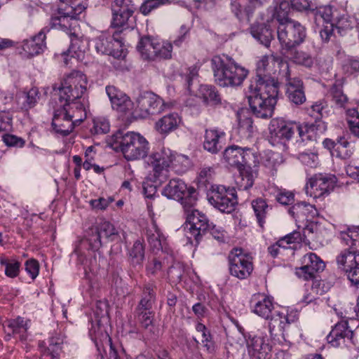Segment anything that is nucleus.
Instances as JSON below:
<instances>
[{"instance_id":"obj_35","label":"nucleus","mask_w":359,"mask_h":359,"mask_svg":"<svg viewBox=\"0 0 359 359\" xmlns=\"http://www.w3.org/2000/svg\"><path fill=\"white\" fill-rule=\"evenodd\" d=\"M146 236L147 241L154 250L162 249V242L165 238L157 226L156 222L152 220L146 228Z\"/></svg>"},{"instance_id":"obj_39","label":"nucleus","mask_w":359,"mask_h":359,"mask_svg":"<svg viewBox=\"0 0 359 359\" xmlns=\"http://www.w3.org/2000/svg\"><path fill=\"white\" fill-rule=\"evenodd\" d=\"M41 93L37 87H32L29 90H25L22 95L20 108L25 111L33 109L39 102Z\"/></svg>"},{"instance_id":"obj_24","label":"nucleus","mask_w":359,"mask_h":359,"mask_svg":"<svg viewBox=\"0 0 359 359\" xmlns=\"http://www.w3.org/2000/svg\"><path fill=\"white\" fill-rule=\"evenodd\" d=\"M289 213L295 219L298 227L300 228L304 222L312 220L317 215L318 211L315 205L306 202H299L290 208Z\"/></svg>"},{"instance_id":"obj_8","label":"nucleus","mask_w":359,"mask_h":359,"mask_svg":"<svg viewBox=\"0 0 359 359\" xmlns=\"http://www.w3.org/2000/svg\"><path fill=\"white\" fill-rule=\"evenodd\" d=\"M162 195L168 199L180 202L183 209L195 207L197 202L196 191L193 187L179 178H173L164 187Z\"/></svg>"},{"instance_id":"obj_7","label":"nucleus","mask_w":359,"mask_h":359,"mask_svg":"<svg viewBox=\"0 0 359 359\" xmlns=\"http://www.w3.org/2000/svg\"><path fill=\"white\" fill-rule=\"evenodd\" d=\"M229 273L240 280L248 279L254 271L253 257L241 248H232L227 256Z\"/></svg>"},{"instance_id":"obj_20","label":"nucleus","mask_w":359,"mask_h":359,"mask_svg":"<svg viewBox=\"0 0 359 359\" xmlns=\"http://www.w3.org/2000/svg\"><path fill=\"white\" fill-rule=\"evenodd\" d=\"M302 266L295 269L296 276L304 280H313L325 268V262L315 253L309 252L302 259Z\"/></svg>"},{"instance_id":"obj_37","label":"nucleus","mask_w":359,"mask_h":359,"mask_svg":"<svg viewBox=\"0 0 359 359\" xmlns=\"http://www.w3.org/2000/svg\"><path fill=\"white\" fill-rule=\"evenodd\" d=\"M0 265L4 268V273L7 277L15 278L20 274L22 264L16 257L1 255Z\"/></svg>"},{"instance_id":"obj_3","label":"nucleus","mask_w":359,"mask_h":359,"mask_svg":"<svg viewBox=\"0 0 359 359\" xmlns=\"http://www.w3.org/2000/svg\"><path fill=\"white\" fill-rule=\"evenodd\" d=\"M225 161L231 166L235 167L239 172L237 184L240 189L247 190L254 184L259 161L256 151L249 147H241L232 145L226 147L223 152Z\"/></svg>"},{"instance_id":"obj_61","label":"nucleus","mask_w":359,"mask_h":359,"mask_svg":"<svg viewBox=\"0 0 359 359\" xmlns=\"http://www.w3.org/2000/svg\"><path fill=\"white\" fill-rule=\"evenodd\" d=\"M298 158L304 165L309 168H316L318 164V156L315 152L299 153Z\"/></svg>"},{"instance_id":"obj_41","label":"nucleus","mask_w":359,"mask_h":359,"mask_svg":"<svg viewBox=\"0 0 359 359\" xmlns=\"http://www.w3.org/2000/svg\"><path fill=\"white\" fill-rule=\"evenodd\" d=\"M332 101L337 107L344 108L348 102V97L344 93L343 83L341 81H337L329 90Z\"/></svg>"},{"instance_id":"obj_22","label":"nucleus","mask_w":359,"mask_h":359,"mask_svg":"<svg viewBox=\"0 0 359 359\" xmlns=\"http://www.w3.org/2000/svg\"><path fill=\"white\" fill-rule=\"evenodd\" d=\"M250 303L252 311L264 319L270 318L271 314L275 311L273 298L265 294H254Z\"/></svg>"},{"instance_id":"obj_48","label":"nucleus","mask_w":359,"mask_h":359,"mask_svg":"<svg viewBox=\"0 0 359 359\" xmlns=\"http://www.w3.org/2000/svg\"><path fill=\"white\" fill-rule=\"evenodd\" d=\"M200 91L205 103L212 105L221 103L220 95L215 86L203 85L201 86Z\"/></svg>"},{"instance_id":"obj_10","label":"nucleus","mask_w":359,"mask_h":359,"mask_svg":"<svg viewBox=\"0 0 359 359\" xmlns=\"http://www.w3.org/2000/svg\"><path fill=\"white\" fill-rule=\"evenodd\" d=\"M208 200L215 208L224 213L232 212L238 204L236 189L224 185H212Z\"/></svg>"},{"instance_id":"obj_58","label":"nucleus","mask_w":359,"mask_h":359,"mask_svg":"<svg viewBox=\"0 0 359 359\" xmlns=\"http://www.w3.org/2000/svg\"><path fill=\"white\" fill-rule=\"evenodd\" d=\"M319 34L320 39L323 43H327L335 38L334 25L332 22L322 24Z\"/></svg>"},{"instance_id":"obj_45","label":"nucleus","mask_w":359,"mask_h":359,"mask_svg":"<svg viewBox=\"0 0 359 359\" xmlns=\"http://www.w3.org/2000/svg\"><path fill=\"white\" fill-rule=\"evenodd\" d=\"M129 260L134 266H142L144 259V245L142 241L137 240L134 242L128 252Z\"/></svg>"},{"instance_id":"obj_15","label":"nucleus","mask_w":359,"mask_h":359,"mask_svg":"<svg viewBox=\"0 0 359 359\" xmlns=\"http://www.w3.org/2000/svg\"><path fill=\"white\" fill-rule=\"evenodd\" d=\"M112 18L111 25L114 28H121L123 32L130 27L129 22L136 8L132 0H114L111 4Z\"/></svg>"},{"instance_id":"obj_56","label":"nucleus","mask_w":359,"mask_h":359,"mask_svg":"<svg viewBox=\"0 0 359 359\" xmlns=\"http://www.w3.org/2000/svg\"><path fill=\"white\" fill-rule=\"evenodd\" d=\"M123 32L122 31H116L114 33V41L111 43V52L116 51L117 49L120 52L121 55L118 57H114L116 59H123L126 57V51L124 49V37L123 36Z\"/></svg>"},{"instance_id":"obj_27","label":"nucleus","mask_w":359,"mask_h":359,"mask_svg":"<svg viewBox=\"0 0 359 359\" xmlns=\"http://www.w3.org/2000/svg\"><path fill=\"white\" fill-rule=\"evenodd\" d=\"M226 133L217 128L206 129L203 143V149L212 154H216L222 149V141Z\"/></svg>"},{"instance_id":"obj_55","label":"nucleus","mask_w":359,"mask_h":359,"mask_svg":"<svg viewBox=\"0 0 359 359\" xmlns=\"http://www.w3.org/2000/svg\"><path fill=\"white\" fill-rule=\"evenodd\" d=\"M163 262L160 258L156 257L150 258L146 264V275L148 277L156 276L163 271Z\"/></svg>"},{"instance_id":"obj_60","label":"nucleus","mask_w":359,"mask_h":359,"mask_svg":"<svg viewBox=\"0 0 359 359\" xmlns=\"http://www.w3.org/2000/svg\"><path fill=\"white\" fill-rule=\"evenodd\" d=\"M276 201L283 205H290L294 201V194L285 189H278L276 194Z\"/></svg>"},{"instance_id":"obj_52","label":"nucleus","mask_w":359,"mask_h":359,"mask_svg":"<svg viewBox=\"0 0 359 359\" xmlns=\"http://www.w3.org/2000/svg\"><path fill=\"white\" fill-rule=\"evenodd\" d=\"M285 54H290V59L297 65H303L306 67H311L313 65V58L309 54L298 50L295 48L292 51H285Z\"/></svg>"},{"instance_id":"obj_21","label":"nucleus","mask_w":359,"mask_h":359,"mask_svg":"<svg viewBox=\"0 0 359 359\" xmlns=\"http://www.w3.org/2000/svg\"><path fill=\"white\" fill-rule=\"evenodd\" d=\"M327 340L334 347L355 344L353 332L346 320L337 323L327 335Z\"/></svg>"},{"instance_id":"obj_46","label":"nucleus","mask_w":359,"mask_h":359,"mask_svg":"<svg viewBox=\"0 0 359 359\" xmlns=\"http://www.w3.org/2000/svg\"><path fill=\"white\" fill-rule=\"evenodd\" d=\"M135 316L143 329L151 330V327H154V312L152 309L135 308Z\"/></svg>"},{"instance_id":"obj_16","label":"nucleus","mask_w":359,"mask_h":359,"mask_svg":"<svg viewBox=\"0 0 359 359\" xmlns=\"http://www.w3.org/2000/svg\"><path fill=\"white\" fill-rule=\"evenodd\" d=\"M86 8L87 4L83 2L78 4H65L64 6L58 8V15L52 16L50 18L51 27L67 32L72 27L68 19L78 20L79 15L86 11Z\"/></svg>"},{"instance_id":"obj_42","label":"nucleus","mask_w":359,"mask_h":359,"mask_svg":"<svg viewBox=\"0 0 359 359\" xmlns=\"http://www.w3.org/2000/svg\"><path fill=\"white\" fill-rule=\"evenodd\" d=\"M114 34L112 36L101 35L95 40V47L97 53L111 55L112 57H118L121 53L118 49L111 52L110 47L114 41Z\"/></svg>"},{"instance_id":"obj_29","label":"nucleus","mask_w":359,"mask_h":359,"mask_svg":"<svg viewBox=\"0 0 359 359\" xmlns=\"http://www.w3.org/2000/svg\"><path fill=\"white\" fill-rule=\"evenodd\" d=\"M64 339L60 334L55 333L48 338V341H39V347L43 355L50 356L51 359H60Z\"/></svg>"},{"instance_id":"obj_59","label":"nucleus","mask_w":359,"mask_h":359,"mask_svg":"<svg viewBox=\"0 0 359 359\" xmlns=\"http://www.w3.org/2000/svg\"><path fill=\"white\" fill-rule=\"evenodd\" d=\"M102 237H105L111 241H114L118 236V231L112 224L109 222L104 221L101 222L98 226H97Z\"/></svg>"},{"instance_id":"obj_63","label":"nucleus","mask_w":359,"mask_h":359,"mask_svg":"<svg viewBox=\"0 0 359 359\" xmlns=\"http://www.w3.org/2000/svg\"><path fill=\"white\" fill-rule=\"evenodd\" d=\"M110 125L109 121L102 117H97L93 119V127L92 130L96 134H106L109 131Z\"/></svg>"},{"instance_id":"obj_14","label":"nucleus","mask_w":359,"mask_h":359,"mask_svg":"<svg viewBox=\"0 0 359 359\" xmlns=\"http://www.w3.org/2000/svg\"><path fill=\"white\" fill-rule=\"evenodd\" d=\"M337 184L334 175L326 173L313 175L307 181L305 190L307 195L314 198L328 196Z\"/></svg>"},{"instance_id":"obj_28","label":"nucleus","mask_w":359,"mask_h":359,"mask_svg":"<svg viewBox=\"0 0 359 359\" xmlns=\"http://www.w3.org/2000/svg\"><path fill=\"white\" fill-rule=\"evenodd\" d=\"M2 327L6 334L5 339L7 341L10 340L11 337H16L17 335H19V339L22 341L27 339L28 327L27 323L21 317L5 320Z\"/></svg>"},{"instance_id":"obj_30","label":"nucleus","mask_w":359,"mask_h":359,"mask_svg":"<svg viewBox=\"0 0 359 359\" xmlns=\"http://www.w3.org/2000/svg\"><path fill=\"white\" fill-rule=\"evenodd\" d=\"M141 298L136 308L152 309L156 301V285L154 281L144 283L141 287Z\"/></svg>"},{"instance_id":"obj_53","label":"nucleus","mask_w":359,"mask_h":359,"mask_svg":"<svg viewBox=\"0 0 359 359\" xmlns=\"http://www.w3.org/2000/svg\"><path fill=\"white\" fill-rule=\"evenodd\" d=\"M346 122L351 134L359 139V112L355 108L346 111Z\"/></svg>"},{"instance_id":"obj_43","label":"nucleus","mask_w":359,"mask_h":359,"mask_svg":"<svg viewBox=\"0 0 359 359\" xmlns=\"http://www.w3.org/2000/svg\"><path fill=\"white\" fill-rule=\"evenodd\" d=\"M315 23L320 26L322 24L332 22L333 12L330 6H322L311 9Z\"/></svg>"},{"instance_id":"obj_44","label":"nucleus","mask_w":359,"mask_h":359,"mask_svg":"<svg viewBox=\"0 0 359 359\" xmlns=\"http://www.w3.org/2000/svg\"><path fill=\"white\" fill-rule=\"evenodd\" d=\"M255 130L252 117L245 115L238 116V133L241 137L249 139L252 137Z\"/></svg>"},{"instance_id":"obj_9","label":"nucleus","mask_w":359,"mask_h":359,"mask_svg":"<svg viewBox=\"0 0 359 359\" xmlns=\"http://www.w3.org/2000/svg\"><path fill=\"white\" fill-rule=\"evenodd\" d=\"M277 34L282 50L288 52L304 42L306 29L300 22L293 20L278 25Z\"/></svg>"},{"instance_id":"obj_18","label":"nucleus","mask_w":359,"mask_h":359,"mask_svg":"<svg viewBox=\"0 0 359 359\" xmlns=\"http://www.w3.org/2000/svg\"><path fill=\"white\" fill-rule=\"evenodd\" d=\"M297 128L298 123L296 122L274 118L271 120L269 124L268 140L273 146L282 144L284 141L290 140L294 133L297 132Z\"/></svg>"},{"instance_id":"obj_25","label":"nucleus","mask_w":359,"mask_h":359,"mask_svg":"<svg viewBox=\"0 0 359 359\" xmlns=\"http://www.w3.org/2000/svg\"><path fill=\"white\" fill-rule=\"evenodd\" d=\"M106 93L114 109L126 113L132 109L133 102L130 98L115 86H107Z\"/></svg>"},{"instance_id":"obj_1","label":"nucleus","mask_w":359,"mask_h":359,"mask_svg":"<svg viewBox=\"0 0 359 359\" xmlns=\"http://www.w3.org/2000/svg\"><path fill=\"white\" fill-rule=\"evenodd\" d=\"M283 62L273 55H263L257 62L256 75L251 80L246 92V97L253 114L258 118H268L272 116L277 103L279 84L271 76L275 62Z\"/></svg>"},{"instance_id":"obj_33","label":"nucleus","mask_w":359,"mask_h":359,"mask_svg":"<svg viewBox=\"0 0 359 359\" xmlns=\"http://www.w3.org/2000/svg\"><path fill=\"white\" fill-rule=\"evenodd\" d=\"M149 46L151 47V45ZM151 48L154 52L151 53V56L154 57V61L169 60L172 57V44L170 42L161 41L152 36Z\"/></svg>"},{"instance_id":"obj_50","label":"nucleus","mask_w":359,"mask_h":359,"mask_svg":"<svg viewBox=\"0 0 359 359\" xmlns=\"http://www.w3.org/2000/svg\"><path fill=\"white\" fill-rule=\"evenodd\" d=\"M353 154V150L350 148V142L344 136L338 137L336 151L332 153V156L343 160H348Z\"/></svg>"},{"instance_id":"obj_36","label":"nucleus","mask_w":359,"mask_h":359,"mask_svg":"<svg viewBox=\"0 0 359 359\" xmlns=\"http://www.w3.org/2000/svg\"><path fill=\"white\" fill-rule=\"evenodd\" d=\"M85 51L86 43L77 36L73 34L71 37V44L67 52L63 53L65 63L68 65V60L66 56L69 55H70L72 57H74L78 60H83Z\"/></svg>"},{"instance_id":"obj_32","label":"nucleus","mask_w":359,"mask_h":359,"mask_svg":"<svg viewBox=\"0 0 359 359\" xmlns=\"http://www.w3.org/2000/svg\"><path fill=\"white\" fill-rule=\"evenodd\" d=\"M248 347L252 355L258 359H267L271 351V346L261 337L255 336L250 339Z\"/></svg>"},{"instance_id":"obj_47","label":"nucleus","mask_w":359,"mask_h":359,"mask_svg":"<svg viewBox=\"0 0 359 359\" xmlns=\"http://www.w3.org/2000/svg\"><path fill=\"white\" fill-rule=\"evenodd\" d=\"M308 114L313 117L316 121L321 120L324 116L328 115V103L325 99H320L307 108Z\"/></svg>"},{"instance_id":"obj_31","label":"nucleus","mask_w":359,"mask_h":359,"mask_svg":"<svg viewBox=\"0 0 359 359\" xmlns=\"http://www.w3.org/2000/svg\"><path fill=\"white\" fill-rule=\"evenodd\" d=\"M181 118L177 113L163 116L155 123V129L161 135H168L177 128Z\"/></svg>"},{"instance_id":"obj_19","label":"nucleus","mask_w":359,"mask_h":359,"mask_svg":"<svg viewBox=\"0 0 359 359\" xmlns=\"http://www.w3.org/2000/svg\"><path fill=\"white\" fill-rule=\"evenodd\" d=\"M164 106L163 99L153 93L147 92L137 97L135 113L139 117L146 118L161 114L164 110Z\"/></svg>"},{"instance_id":"obj_26","label":"nucleus","mask_w":359,"mask_h":359,"mask_svg":"<svg viewBox=\"0 0 359 359\" xmlns=\"http://www.w3.org/2000/svg\"><path fill=\"white\" fill-rule=\"evenodd\" d=\"M46 30L42 29L37 34L22 41V48L27 57H34L42 53L46 48Z\"/></svg>"},{"instance_id":"obj_23","label":"nucleus","mask_w":359,"mask_h":359,"mask_svg":"<svg viewBox=\"0 0 359 359\" xmlns=\"http://www.w3.org/2000/svg\"><path fill=\"white\" fill-rule=\"evenodd\" d=\"M77 125L67 115L60 107L53 113L51 126L53 131L59 135L67 136L70 134Z\"/></svg>"},{"instance_id":"obj_49","label":"nucleus","mask_w":359,"mask_h":359,"mask_svg":"<svg viewBox=\"0 0 359 359\" xmlns=\"http://www.w3.org/2000/svg\"><path fill=\"white\" fill-rule=\"evenodd\" d=\"M149 45H152V36H142L137 43V49L144 60L154 61V57L151 56V53L154 52V49L149 46Z\"/></svg>"},{"instance_id":"obj_4","label":"nucleus","mask_w":359,"mask_h":359,"mask_svg":"<svg viewBox=\"0 0 359 359\" xmlns=\"http://www.w3.org/2000/svg\"><path fill=\"white\" fill-rule=\"evenodd\" d=\"M211 67L215 83L223 88L241 86L249 73L247 69L225 54L213 56Z\"/></svg>"},{"instance_id":"obj_2","label":"nucleus","mask_w":359,"mask_h":359,"mask_svg":"<svg viewBox=\"0 0 359 359\" xmlns=\"http://www.w3.org/2000/svg\"><path fill=\"white\" fill-rule=\"evenodd\" d=\"M87 83L84 74L74 71L61 83L58 90L60 107L77 126L87 116L83 97L87 91Z\"/></svg>"},{"instance_id":"obj_57","label":"nucleus","mask_w":359,"mask_h":359,"mask_svg":"<svg viewBox=\"0 0 359 359\" xmlns=\"http://www.w3.org/2000/svg\"><path fill=\"white\" fill-rule=\"evenodd\" d=\"M171 169L177 173H184L188 168V158L184 156L176 154L173 152Z\"/></svg>"},{"instance_id":"obj_62","label":"nucleus","mask_w":359,"mask_h":359,"mask_svg":"<svg viewBox=\"0 0 359 359\" xmlns=\"http://www.w3.org/2000/svg\"><path fill=\"white\" fill-rule=\"evenodd\" d=\"M2 140L8 147L17 148H22L25 145V140L17 135L12 134H4L2 136Z\"/></svg>"},{"instance_id":"obj_5","label":"nucleus","mask_w":359,"mask_h":359,"mask_svg":"<svg viewBox=\"0 0 359 359\" xmlns=\"http://www.w3.org/2000/svg\"><path fill=\"white\" fill-rule=\"evenodd\" d=\"M114 149L120 151L128 161H137L147 156L149 144L139 133L118 131L114 135Z\"/></svg>"},{"instance_id":"obj_64","label":"nucleus","mask_w":359,"mask_h":359,"mask_svg":"<svg viewBox=\"0 0 359 359\" xmlns=\"http://www.w3.org/2000/svg\"><path fill=\"white\" fill-rule=\"evenodd\" d=\"M13 126V115L9 111H0V133L8 131Z\"/></svg>"},{"instance_id":"obj_17","label":"nucleus","mask_w":359,"mask_h":359,"mask_svg":"<svg viewBox=\"0 0 359 359\" xmlns=\"http://www.w3.org/2000/svg\"><path fill=\"white\" fill-rule=\"evenodd\" d=\"M299 319V313L297 311L282 309L275 311L270 318L266 319L268 327L271 337L281 335L285 336V332L289 326L297 322Z\"/></svg>"},{"instance_id":"obj_54","label":"nucleus","mask_w":359,"mask_h":359,"mask_svg":"<svg viewBox=\"0 0 359 359\" xmlns=\"http://www.w3.org/2000/svg\"><path fill=\"white\" fill-rule=\"evenodd\" d=\"M168 3H169V0H144L140 6V12L147 16Z\"/></svg>"},{"instance_id":"obj_51","label":"nucleus","mask_w":359,"mask_h":359,"mask_svg":"<svg viewBox=\"0 0 359 359\" xmlns=\"http://www.w3.org/2000/svg\"><path fill=\"white\" fill-rule=\"evenodd\" d=\"M290 8L291 6L288 1H281L279 5L276 7L273 18L278 22L279 25L293 21V20L289 18Z\"/></svg>"},{"instance_id":"obj_11","label":"nucleus","mask_w":359,"mask_h":359,"mask_svg":"<svg viewBox=\"0 0 359 359\" xmlns=\"http://www.w3.org/2000/svg\"><path fill=\"white\" fill-rule=\"evenodd\" d=\"M183 210L186 215V236L191 243H193L194 238L196 245H198L210 228L209 219L205 214L195 209V207Z\"/></svg>"},{"instance_id":"obj_13","label":"nucleus","mask_w":359,"mask_h":359,"mask_svg":"<svg viewBox=\"0 0 359 359\" xmlns=\"http://www.w3.org/2000/svg\"><path fill=\"white\" fill-rule=\"evenodd\" d=\"M172 158L173 151L165 147L155 151L149 156L148 163L152 167L154 182L161 184L167 180Z\"/></svg>"},{"instance_id":"obj_34","label":"nucleus","mask_w":359,"mask_h":359,"mask_svg":"<svg viewBox=\"0 0 359 359\" xmlns=\"http://www.w3.org/2000/svg\"><path fill=\"white\" fill-rule=\"evenodd\" d=\"M251 206L253 210L258 225L264 228L266 219L269 211L271 210L265 198L258 197L251 201Z\"/></svg>"},{"instance_id":"obj_40","label":"nucleus","mask_w":359,"mask_h":359,"mask_svg":"<svg viewBox=\"0 0 359 359\" xmlns=\"http://www.w3.org/2000/svg\"><path fill=\"white\" fill-rule=\"evenodd\" d=\"M321 125H324V123H317L316 121L315 123L311 124L306 123L304 125H300L298 123L297 132L299 133V135L302 142H316L318 137V128L320 127Z\"/></svg>"},{"instance_id":"obj_6","label":"nucleus","mask_w":359,"mask_h":359,"mask_svg":"<svg viewBox=\"0 0 359 359\" xmlns=\"http://www.w3.org/2000/svg\"><path fill=\"white\" fill-rule=\"evenodd\" d=\"M341 250L336 257L339 270L347 271L359 262V233L356 229H348L339 233Z\"/></svg>"},{"instance_id":"obj_38","label":"nucleus","mask_w":359,"mask_h":359,"mask_svg":"<svg viewBox=\"0 0 359 359\" xmlns=\"http://www.w3.org/2000/svg\"><path fill=\"white\" fill-rule=\"evenodd\" d=\"M250 33L253 38L266 47H269L273 39V31L263 24L253 25L250 27Z\"/></svg>"},{"instance_id":"obj_12","label":"nucleus","mask_w":359,"mask_h":359,"mask_svg":"<svg viewBox=\"0 0 359 359\" xmlns=\"http://www.w3.org/2000/svg\"><path fill=\"white\" fill-rule=\"evenodd\" d=\"M280 74L285 81V95L288 100L297 106L304 104L306 97L302 79L297 76H292L290 66L287 62H281Z\"/></svg>"}]
</instances>
